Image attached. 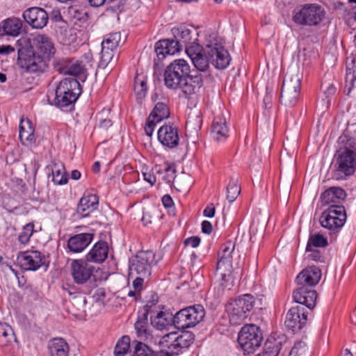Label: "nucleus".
<instances>
[{
  "label": "nucleus",
  "instance_id": "nucleus-1",
  "mask_svg": "<svg viewBox=\"0 0 356 356\" xmlns=\"http://www.w3.org/2000/svg\"><path fill=\"white\" fill-rule=\"evenodd\" d=\"M337 142L338 149L333 161V177L337 180H343L356 170V123L348 124Z\"/></svg>",
  "mask_w": 356,
  "mask_h": 356
},
{
  "label": "nucleus",
  "instance_id": "nucleus-2",
  "mask_svg": "<svg viewBox=\"0 0 356 356\" xmlns=\"http://www.w3.org/2000/svg\"><path fill=\"white\" fill-rule=\"evenodd\" d=\"M191 67L184 59H176L164 71V83L168 88H180L187 95L195 92V86L189 83Z\"/></svg>",
  "mask_w": 356,
  "mask_h": 356
},
{
  "label": "nucleus",
  "instance_id": "nucleus-3",
  "mask_svg": "<svg viewBox=\"0 0 356 356\" xmlns=\"http://www.w3.org/2000/svg\"><path fill=\"white\" fill-rule=\"evenodd\" d=\"M81 92V84L76 79H63L56 89L52 104L59 108L67 107L76 101Z\"/></svg>",
  "mask_w": 356,
  "mask_h": 356
},
{
  "label": "nucleus",
  "instance_id": "nucleus-4",
  "mask_svg": "<svg viewBox=\"0 0 356 356\" xmlns=\"http://www.w3.org/2000/svg\"><path fill=\"white\" fill-rule=\"evenodd\" d=\"M254 303V297L249 293L232 300L227 306L230 323L234 325H241L248 316Z\"/></svg>",
  "mask_w": 356,
  "mask_h": 356
},
{
  "label": "nucleus",
  "instance_id": "nucleus-5",
  "mask_svg": "<svg viewBox=\"0 0 356 356\" xmlns=\"http://www.w3.org/2000/svg\"><path fill=\"white\" fill-rule=\"evenodd\" d=\"M49 60L33 48L22 47L18 49V65L29 73H43L48 68Z\"/></svg>",
  "mask_w": 356,
  "mask_h": 356
},
{
  "label": "nucleus",
  "instance_id": "nucleus-6",
  "mask_svg": "<svg viewBox=\"0 0 356 356\" xmlns=\"http://www.w3.org/2000/svg\"><path fill=\"white\" fill-rule=\"evenodd\" d=\"M324 8L316 3H305L295 13L293 21L301 26H318L325 17Z\"/></svg>",
  "mask_w": 356,
  "mask_h": 356
},
{
  "label": "nucleus",
  "instance_id": "nucleus-7",
  "mask_svg": "<svg viewBox=\"0 0 356 356\" xmlns=\"http://www.w3.org/2000/svg\"><path fill=\"white\" fill-rule=\"evenodd\" d=\"M205 311L201 305L187 307L173 316V325L179 330L193 327L203 319Z\"/></svg>",
  "mask_w": 356,
  "mask_h": 356
},
{
  "label": "nucleus",
  "instance_id": "nucleus-8",
  "mask_svg": "<svg viewBox=\"0 0 356 356\" xmlns=\"http://www.w3.org/2000/svg\"><path fill=\"white\" fill-rule=\"evenodd\" d=\"M300 78L298 72L286 73L280 93V102L286 106L296 105L300 97Z\"/></svg>",
  "mask_w": 356,
  "mask_h": 356
},
{
  "label": "nucleus",
  "instance_id": "nucleus-9",
  "mask_svg": "<svg viewBox=\"0 0 356 356\" xmlns=\"http://www.w3.org/2000/svg\"><path fill=\"white\" fill-rule=\"evenodd\" d=\"M262 340L259 328L255 325H244L238 333V342L245 353H253L260 346Z\"/></svg>",
  "mask_w": 356,
  "mask_h": 356
},
{
  "label": "nucleus",
  "instance_id": "nucleus-10",
  "mask_svg": "<svg viewBox=\"0 0 356 356\" xmlns=\"http://www.w3.org/2000/svg\"><path fill=\"white\" fill-rule=\"evenodd\" d=\"M156 262L153 251H140L131 261L129 267L130 274L149 277L152 273V267L156 264Z\"/></svg>",
  "mask_w": 356,
  "mask_h": 356
},
{
  "label": "nucleus",
  "instance_id": "nucleus-11",
  "mask_svg": "<svg viewBox=\"0 0 356 356\" xmlns=\"http://www.w3.org/2000/svg\"><path fill=\"white\" fill-rule=\"evenodd\" d=\"M346 213L344 207H328L319 218L321 225L328 230L337 232L346 220Z\"/></svg>",
  "mask_w": 356,
  "mask_h": 356
},
{
  "label": "nucleus",
  "instance_id": "nucleus-12",
  "mask_svg": "<svg viewBox=\"0 0 356 356\" xmlns=\"http://www.w3.org/2000/svg\"><path fill=\"white\" fill-rule=\"evenodd\" d=\"M121 41L120 32L106 34L102 42V51L99 67L104 69L112 60Z\"/></svg>",
  "mask_w": 356,
  "mask_h": 356
},
{
  "label": "nucleus",
  "instance_id": "nucleus-13",
  "mask_svg": "<svg viewBox=\"0 0 356 356\" xmlns=\"http://www.w3.org/2000/svg\"><path fill=\"white\" fill-rule=\"evenodd\" d=\"M204 52L210 58L211 63L217 69L224 70L229 64L231 58L227 50L220 44L215 42L207 44Z\"/></svg>",
  "mask_w": 356,
  "mask_h": 356
},
{
  "label": "nucleus",
  "instance_id": "nucleus-14",
  "mask_svg": "<svg viewBox=\"0 0 356 356\" xmlns=\"http://www.w3.org/2000/svg\"><path fill=\"white\" fill-rule=\"evenodd\" d=\"M94 270L95 267L86 259H74L70 264L71 276L77 284L88 282L93 277Z\"/></svg>",
  "mask_w": 356,
  "mask_h": 356
},
{
  "label": "nucleus",
  "instance_id": "nucleus-15",
  "mask_svg": "<svg viewBox=\"0 0 356 356\" xmlns=\"http://www.w3.org/2000/svg\"><path fill=\"white\" fill-rule=\"evenodd\" d=\"M44 256L38 250L20 252L17 263L24 270H36L44 264Z\"/></svg>",
  "mask_w": 356,
  "mask_h": 356
},
{
  "label": "nucleus",
  "instance_id": "nucleus-16",
  "mask_svg": "<svg viewBox=\"0 0 356 356\" xmlns=\"http://www.w3.org/2000/svg\"><path fill=\"white\" fill-rule=\"evenodd\" d=\"M307 312L302 305H296L289 309L286 315L285 325L293 332L300 331L307 323Z\"/></svg>",
  "mask_w": 356,
  "mask_h": 356
},
{
  "label": "nucleus",
  "instance_id": "nucleus-17",
  "mask_svg": "<svg viewBox=\"0 0 356 356\" xmlns=\"http://www.w3.org/2000/svg\"><path fill=\"white\" fill-rule=\"evenodd\" d=\"M158 298L148 301L146 304H154L152 307V311L149 313L151 324L157 330H162L166 329L168 326L173 323V317L171 313L161 311L160 306L157 305Z\"/></svg>",
  "mask_w": 356,
  "mask_h": 356
},
{
  "label": "nucleus",
  "instance_id": "nucleus-18",
  "mask_svg": "<svg viewBox=\"0 0 356 356\" xmlns=\"http://www.w3.org/2000/svg\"><path fill=\"white\" fill-rule=\"evenodd\" d=\"M158 140L165 147L174 149L179 143L178 127L174 124L165 123L158 130Z\"/></svg>",
  "mask_w": 356,
  "mask_h": 356
},
{
  "label": "nucleus",
  "instance_id": "nucleus-19",
  "mask_svg": "<svg viewBox=\"0 0 356 356\" xmlns=\"http://www.w3.org/2000/svg\"><path fill=\"white\" fill-rule=\"evenodd\" d=\"M28 47L33 48L36 54L42 55L49 61L56 52L51 39L46 35H37L33 38L31 44Z\"/></svg>",
  "mask_w": 356,
  "mask_h": 356
},
{
  "label": "nucleus",
  "instance_id": "nucleus-20",
  "mask_svg": "<svg viewBox=\"0 0 356 356\" xmlns=\"http://www.w3.org/2000/svg\"><path fill=\"white\" fill-rule=\"evenodd\" d=\"M23 18L33 29H42L47 25L49 16L43 8L32 7L23 13Z\"/></svg>",
  "mask_w": 356,
  "mask_h": 356
},
{
  "label": "nucleus",
  "instance_id": "nucleus-21",
  "mask_svg": "<svg viewBox=\"0 0 356 356\" xmlns=\"http://www.w3.org/2000/svg\"><path fill=\"white\" fill-rule=\"evenodd\" d=\"M346 197V191L341 187L333 186L326 189L321 195L323 205L328 207H343V203Z\"/></svg>",
  "mask_w": 356,
  "mask_h": 356
},
{
  "label": "nucleus",
  "instance_id": "nucleus-22",
  "mask_svg": "<svg viewBox=\"0 0 356 356\" xmlns=\"http://www.w3.org/2000/svg\"><path fill=\"white\" fill-rule=\"evenodd\" d=\"M187 55L197 71L206 72L209 68L210 58L207 54H205L204 48L201 45L190 47L187 50Z\"/></svg>",
  "mask_w": 356,
  "mask_h": 356
},
{
  "label": "nucleus",
  "instance_id": "nucleus-23",
  "mask_svg": "<svg viewBox=\"0 0 356 356\" xmlns=\"http://www.w3.org/2000/svg\"><path fill=\"white\" fill-rule=\"evenodd\" d=\"M299 286L293 293L294 301L303 307L305 306L309 309H313L316 305V291L307 286Z\"/></svg>",
  "mask_w": 356,
  "mask_h": 356
},
{
  "label": "nucleus",
  "instance_id": "nucleus-24",
  "mask_svg": "<svg viewBox=\"0 0 356 356\" xmlns=\"http://www.w3.org/2000/svg\"><path fill=\"white\" fill-rule=\"evenodd\" d=\"M54 68L60 74L79 76L83 73L84 68L79 60L70 58H59L54 62Z\"/></svg>",
  "mask_w": 356,
  "mask_h": 356
},
{
  "label": "nucleus",
  "instance_id": "nucleus-25",
  "mask_svg": "<svg viewBox=\"0 0 356 356\" xmlns=\"http://www.w3.org/2000/svg\"><path fill=\"white\" fill-rule=\"evenodd\" d=\"M321 277V269L315 266H312L305 268L298 275L296 282L298 285L312 288L319 282Z\"/></svg>",
  "mask_w": 356,
  "mask_h": 356
},
{
  "label": "nucleus",
  "instance_id": "nucleus-26",
  "mask_svg": "<svg viewBox=\"0 0 356 356\" xmlns=\"http://www.w3.org/2000/svg\"><path fill=\"white\" fill-rule=\"evenodd\" d=\"M152 99L154 102H158L149 115L151 117V119L154 118L156 122H160L163 120L168 118L170 116L169 99L164 96L159 97V95L157 92L152 95Z\"/></svg>",
  "mask_w": 356,
  "mask_h": 356
},
{
  "label": "nucleus",
  "instance_id": "nucleus-27",
  "mask_svg": "<svg viewBox=\"0 0 356 356\" xmlns=\"http://www.w3.org/2000/svg\"><path fill=\"white\" fill-rule=\"evenodd\" d=\"M154 304H146L143 307V312L138 316L134 327L137 337L141 340H147L151 336L148 326V316L152 311Z\"/></svg>",
  "mask_w": 356,
  "mask_h": 356
},
{
  "label": "nucleus",
  "instance_id": "nucleus-28",
  "mask_svg": "<svg viewBox=\"0 0 356 356\" xmlns=\"http://www.w3.org/2000/svg\"><path fill=\"white\" fill-rule=\"evenodd\" d=\"M174 38L177 41L181 48L184 47L186 53L190 47L200 45L197 40V33L195 31H191L187 28H178L173 29Z\"/></svg>",
  "mask_w": 356,
  "mask_h": 356
},
{
  "label": "nucleus",
  "instance_id": "nucleus-29",
  "mask_svg": "<svg viewBox=\"0 0 356 356\" xmlns=\"http://www.w3.org/2000/svg\"><path fill=\"white\" fill-rule=\"evenodd\" d=\"M181 49L175 38L161 40L155 44V52L159 60L163 59L166 55H174Z\"/></svg>",
  "mask_w": 356,
  "mask_h": 356
},
{
  "label": "nucleus",
  "instance_id": "nucleus-30",
  "mask_svg": "<svg viewBox=\"0 0 356 356\" xmlns=\"http://www.w3.org/2000/svg\"><path fill=\"white\" fill-rule=\"evenodd\" d=\"M92 239L93 234L90 233L75 234L68 239L67 248L73 253L81 252L89 245Z\"/></svg>",
  "mask_w": 356,
  "mask_h": 356
},
{
  "label": "nucleus",
  "instance_id": "nucleus-31",
  "mask_svg": "<svg viewBox=\"0 0 356 356\" xmlns=\"http://www.w3.org/2000/svg\"><path fill=\"white\" fill-rule=\"evenodd\" d=\"M228 134L229 128L225 118L222 115L216 116L211 127V137L218 142H222L228 138Z\"/></svg>",
  "mask_w": 356,
  "mask_h": 356
},
{
  "label": "nucleus",
  "instance_id": "nucleus-32",
  "mask_svg": "<svg viewBox=\"0 0 356 356\" xmlns=\"http://www.w3.org/2000/svg\"><path fill=\"white\" fill-rule=\"evenodd\" d=\"M235 244L231 241H227L221 247V252H219L217 268H224L225 271L229 272L232 268V253L234 250Z\"/></svg>",
  "mask_w": 356,
  "mask_h": 356
},
{
  "label": "nucleus",
  "instance_id": "nucleus-33",
  "mask_svg": "<svg viewBox=\"0 0 356 356\" xmlns=\"http://www.w3.org/2000/svg\"><path fill=\"white\" fill-rule=\"evenodd\" d=\"M98 204L99 197L96 194L85 193L78 204L77 213L82 217L88 216L97 209Z\"/></svg>",
  "mask_w": 356,
  "mask_h": 356
},
{
  "label": "nucleus",
  "instance_id": "nucleus-34",
  "mask_svg": "<svg viewBox=\"0 0 356 356\" xmlns=\"http://www.w3.org/2000/svg\"><path fill=\"white\" fill-rule=\"evenodd\" d=\"M23 22L17 17H9L0 23V37L18 36L22 29Z\"/></svg>",
  "mask_w": 356,
  "mask_h": 356
},
{
  "label": "nucleus",
  "instance_id": "nucleus-35",
  "mask_svg": "<svg viewBox=\"0 0 356 356\" xmlns=\"http://www.w3.org/2000/svg\"><path fill=\"white\" fill-rule=\"evenodd\" d=\"M108 246L105 241L96 243L86 254V259L89 262L102 263L108 257Z\"/></svg>",
  "mask_w": 356,
  "mask_h": 356
},
{
  "label": "nucleus",
  "instance_id": "nucleus-36",
  "mask_svg": "<svg viewBox=\"0 0 356 356\" xmlns=\"http://www.w3.org/2000/svg\"><path fill=\"white\" fill-rule=\"evenodd\" d=\"M34 127L29 120H22L19 124V139L22 145H29L35 141Z\"/></svg>",
  "mask_w": 356,
  "mask_h": 356
},
{
  "label": "nucleus",
  "instance_id": "nucleus-37",
  "mask_svg": "<svg viewBox=\"0 0 356 356\" xmlns=\"http://www.w3.org/2000/svg\"><path fill=\"white\" fill-rule=\"evenodd\" d=\"M51 170L52 181L56 185H63L68 181L67 172L63 163L60 161H53L48 165Z\"/></svg>",
  "mask_w": 356,
  "mask_h": 356
},
{
  "label": "nucleus",
  "instance_id": "nucleus-38",
  "mask_svg": "<svg viewBox=\"0 0 356 356\" xmlns=\"http://www.w3.org/2000/svg\"><path fill=\"white\" fill-rule=\"evenodd\" d=\"M48 348L50 356H69V345L62 338L53 339L49 341Z\"/></svg>",
  "mask_w": 356,
  "mask_h": 356
},
{
  "label": "nucleus",
  "instance_id": "nucleus-39",
  "mask_svg": "<svg viewBox=\"0 0 356 356\" xmlns=\"http://www.w3.org/2000/svg\"><path fill=\"white\" fill-rule=\"evenodd\" d=\"M195 335L189 331L176 332L175 355H178L185 351L193 343Z\"/></svg>",
  "mask_w": 356,
  "mask_h": 356
},
{
  "label": "nucleus",
  "instance_id": "nucleus-40",
  "mask_svg": "<svg viewBox=\"0 0 356 356\" xmlns=\"http://www.w3.org/2000/svg\"><path fill=\"white\" fill-rule=\"evenodd\" d=\"M356 81V59H352L350 63L347 64L346 73L345 77V85L343 92L346 95H350L351 91L355 88V81Z\"/></svg>",
  "mask_w": 356,
  "mask_h": 356
},
{
  "label": "nucleus",
  "instance_id": "nucleus-41",
  "mask_svg": "<svg viewBox=\"0 0 356 356\" xmlns=\"http://www.w3.org/2000/svg\"><path fill=\"white\" fill-rule=\"evenodd\" d=\"M16 341L12 327L6 323H0V347H8Z\"/></svg>",
  "mask_w": 356,
  "mask_h": 356
},
{
  "label": "nucleus",
  "instance_id": "nucleus-42",
  "mask_svg": "<svg viewBox=\"0 0 356 356\" xmlns=\"http://www.w3.org/2000/svg\"><path fill=\"white\" fill-rule=\"evenodd\" d=\"M134 90L138 99H143L147 95V79L143 74H137L134 78Z\"/></svg>",
  "mask_w": 356,
  "mask_h": 356
},
{
  "label": "nucleus",
  "instance_id": "nucleus-43",
  "mask_svg": "<svg viewBox=\"0 0 356 356\" xmlns=\"http://www.w3.org/2000/svg\"><path fill=\"white\" fill-rule=\"evenodd\" d=\"M154 170L163 175L162 179L168 184L172 183L176 177V169L173 165L166 163L163 167L155 166Z\"/></svg>",
  "mask_w": 356,
  "mask_h": 356
},
{
  "label": "nucleus",
  "instance_id": "nucleus-44",
  "mask_svg": "<svg viewBox=\"0 0 356 356\" xmlns=\"http://www.w3.org/2000/svg\"><path fill=\"white\" fill-rule=\"evenodd\" d=\"M328 245L326 237L319 233L311 234L309 237L306 250H311L312 248H325Z\"/></svg>",
  "mask_w": 356,
  "mask_h": 356
},
{
  "label": "nucleus",
  "instance_id": "nucleus-45",
  "mask_svg": "<svg viewBox=\"0 0 356 356\" xmlns=\"http://www.w3.org/2000/svg\"><path fill=\"white\" fill-rule=\"evenodd\" d=\"M130 343L131 341L129 336L125 335L120 339L117 342L114 350L115 356H128L129 355L128 351L131 348Z\"/></svg>",
  "mask_w": 356,
  "mask_h": 356
},
{
  "label": "nucleus",
  "instance_id": "nucleus-46",
  "mask_svg": "<svg viewBox=\"0 0 356 356\" xmlns=\"http://www.w3.org/2000/svg\"><path fill=\"white\" fill-rule=\"evenodd\" d=\"M238 182L237 178L232 177L227 186V199L230 203L233 202L241 193Z\"/></svg>",
  "mask_w": 356,
  "mask_h": 356
},
{
  "label": "nucleus",
  "instance_id": "nucleus-47",
  "mask_svg": "<svg viewBox=\"0 0 356 356\" xmlns=\"http://www.w3.org/2000/svg\"><path fill=\"white\" fill-rule=\"evenodd\" d=\"M282 342L277 341H267L261 356H282L280 354Z\"/></svg>",
  "mask_w": 356,
  "mask_h": 356
},
{
  "label": "nucleus",
  "instance_id": "nucleus-48",
  "mask_svg": "<svg viewBox=\"0 0 356 356\" xmlns=\"http://www.w3.org/2000/svg\"><path fill=\"white\" fill-rule=\"evenodd\" d=\"M176 332H171L164 335L159 341L163 348L170 351L171 355H175Z\"/></svg>",
  "mask_w": 356,
  "mask_h": 356
},
{
  "label": "nucleus",
  "instance_id": "nucleus-49",
  "mask_svg": "<svg viewBox=\"0 0 356 356\" xmlns=\"http://www.w3.org/2000/svg\"><path fill=\"white\" fill-rule=\"evenodd\" d=\"M224 268H217L216 272L220 277V285L223 289L230 290L233 286L232 280V270L233 268L229 270V272L224 271Z\"/></svg>",
  "mask_w": 356,
  "mask_h": 356
},
{
  "label": "nucleus",
  "instance_id": "nucleus-50",
  "mask_svg": "<svg viewBox=\"0 0 356 356\" xmlns=\"http://www.w3.org/2000/svg\"><path fill=\"white\" fill-rule=\"evenodd\" d=\"M34 232V225L33 223H28L22 228V232L18 236V240L22 244H27Z\"/></svg>",
  "mask_w": 356,
  "mask_h": 356
},
{
  "label": "nucleus",
  "instance_id": "nucleus-51",
  "mask_svg": "<svg viewBox=\"0 0 356 356\" xmlns=\"http://www.w3.org/2000/svg\"><path fill=\"white\" fill-rule=\"evenodd\" d=\"M307 348L305 343L298 341L294 343L289 356H306Z\"/></svg>",
  "mask_w": 356,
  "mask_h": 356
},
{
  "label": "nucleus",
  "instance_id": "nucleus-52",
  "mask_svg": "<svg viewBox=\"0 0 356 356\" xmlns=\"http://www.w3.org/2000/svg\"><path fill=\"white\" fill-rule=\"evenodd\" d=\"M306 252H310L308 257L312 261L321 263L325 262V257L321 250L312 248L311 250H306Z\"/></svg>",
  "mask_w": 356,
  "mask_h": 356
},
{
  "label": "nucleus",
  "instance_id": "nucleus-53",
  "mask_svg": "<svg viewBox=\"0 0 356 356\" xmlns=\"http://www.w3.org/2000/svg\"><path fill=\"white\" fill-rule=\"evenodd\" d=\"M158 122L154 118L151 119L149 116L147 118L144 129L148 136L151 137L152 136L156 124Z\"/></svg>",
  "mask_w": 356,
  "mask_h": 356
},
{
  "label": "nucleus",
  "instance_id": "nucleus-54",
  "mask_svg": "<svg viewBox=\"0 0 356 356\" xmlns=\"http://www.w3.org/2000/svg\"><path fill=\"white\" fill-rule=\"evenodd\" d=\"M202 119L198 116H190L186 120V126L194 127V129H200Z\"/></svg>",
  "mask_w": 356,
  "mask_h": 356
},
{
  "label": "nucleus",
  "instance_id": "nucleus-55",
  "mask_svg": "<svg viewBox=\"0 0 356 356\" xmlns=\"http://www.w3.org/2000/svg\"><path fill=\"white\" fill-rule=\"evenodd\" d=\"M192 81L194 84L193 86H195V89L200 88L202 86L203 83V77L201 74L199 72H196L195 74H190L189 81Z\"/></svg>",
  "mask_w": 356,
  "mask_h": 356
},
{
  "label": "nucleus",
  "instance_id": "nucleus-56",
  "mask_svg": "<svg viewBox=\"0 0 356 356\" xmlns=\"http://www.w3.org/2000/svg\"><path fill=\"white\" fill-rule=\"evenodd\" d=\"M105 297L106 291L104 288H99L96 289L94 294L92 295V298L97 302H104Z\"/></svg>",
  "mask_w": 356,
  "mask_h": 356
},
{
  "label": "nucleus",
  "instance_id": "nucleus-57",
  "mask_svg": "<svg viewBox=\"0 0 356 356\" xmlns=\"http://www.w3.org/2000/svg\"><path fill=\"white\" fill-rule=\"evenodd\" d=\"M149 277H143L139 275H136L135 280L133 281V287L134 289L140 293L143 289V283L145 279H148Z\"/></svg>",
  "mask_w": 356,
  "mask_h": 356
},
{
  "label": "nucleus",
  "instance_id": "nucleus-58",
  "mask_svg": "<svg viewBox=\"0 0 356 356\" xmlns=\"http://www.w3.org/2000/svg\"><path fill=\"white\" fill-rule=\"evenodd\" d=\"M70 13H73L74 18L76 19L77 20H85L88 17V14L86 12H83V10H80L76 8H72L70 10Z\"/></svg>",
  "mask_w": 356,
  "mask_h": 356
},
{
  "label": "nucleus",
  "instance_id": "nucleus-59",
  "mask_svg": "<svg viewBox=\"0 0 356 356\" xmlns=\"http://www.w3.org/2000/svg\"><path fill=\"white\" fill-rule=\"evenodd\" d=\"M200 243V238L199 236H191L184 240V243L185 245H189L192 248H197Z\"/></svg>",
  "mask_w": 356,
  "mask_h": 356
},
{
  "label": "nucleus",
  "instance_id": "nucleus-60",
  "mask_svg": "<svg viewBox=\"0 0 356 356\" xmlns=\"http://www.w3.org/2000/svg\"><path fill=\"white\" fill-rule=\"evenodd\" d=\"M216 212L215 207L213 204H210L204 209L203 215L207 218H212L214 216Z\"/></svg>",
  "mask_w": 356,
  "mask_h": 356
},
{
  "label": "nucleus",
  "instance_id": "nucleus-61",
  "mask_svg": "<svg viewBox=\"0 0 356 356\" xmlns=\"http://www.w3.org/2000/svg\"><path fill=\"white\" fill-rule=\"evenodd\" d=\"M202 232L204 234H210L213 230V226L211 223L208 220H204L202 222Z\"/></svg>",
  "mask_w": 356,
  "mask_h": 356
},
{
  "label": "nucleus",
  "instance_id": "nucleus-62",
  "mask_svg": "<svg viewBox=\"0 0 356 356\" xmlns=\"http://www.w3.org/2000/svg\"><path fill=\"white\" fill-rule=\"evenodd\" d=\"M162 203L165 208H172L174 205L172 198L170 195H165L162 197Z\"/></svg>",
  "mask_w": 356,
  "mask_h": 356
},
{
  "label": "nucleus",
  "instance_id": "nucleus-63",
  "mask_svg": "<svg viewBox=\"0 0 356 356\" xmlns=\"http://www.w3.org/2000/svg\"><path fill=\"white\" fill-rule=\"evenodd\" d=\"M143 177H144V179L146 181L149 182L152 186L155 184L156 180V177L150 172H143Z\"/></svg>",
  "mask_w": 356,
  "mask_h": 356
},
{
  "label": "nucleus",
  "instance_id": "nucleus-64",
  "mask_svg": "<svg viewBox=\"0 0 356 356\" xmlns=\"http://www.w3.org/2000/svg\"><path fill=\"white\" fill-rule=\"evenodd\" d=\"M122 0H108V3L113 11H117L120 8Z\"/></svg>",
  "mask_w": 356,
  "mask_h": 356
}]
</instances>
